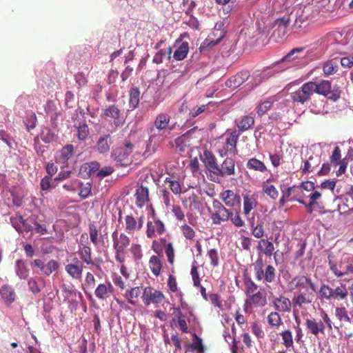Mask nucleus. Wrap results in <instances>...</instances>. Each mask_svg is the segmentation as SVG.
<instances>
[{
	"label": "nucleus",
	"instance_id": "43",
	"mask_svg": "<svg viewBox=\"0 0 353 353\" xmlns=\"http://www.w3.org/2000/svg\"><path fill=\"white\" fill-rule=\"evenodd\" d=\"M15 271L21 279H25L28 276L29 270L22 259H19L16 261Z\"/></svg>",
	"mask_w": 353,
	"mask_h": 353
},
{
	"label": "nucleus",
	"instance_id": "54",
	"mask_svg": "<svg viewBox=\"0 0 353 353\" xmlns=\"http://www.w3.org/2000/svg\"><path fill=\"white\" fill-rule=\"evenodd\" d=\"M335 315L340 321L351 322L347 311L345 307H336L335 310Z\"/></svg>",
	"mask_w": 353,
	"mask_h": 353
},
{
	"label": "nucleus",
	"instance_id": "17",
	"mask_svg": "<svg viewBox=\"0 0 353 353\" xmlns=\"http://www.w3.org/2000/svg\"><path fill=\"white\" fill-rule=\"evenodd\" d=\"M135 204L137 208H142L149 201V189L147 187L140 185L136 190Z\"/></svg>",
	"mask_w": 353,
	"mask_h": 353
},
{
	"label": "nucleus",
	"instance_id": "29",
	"mask_svg": "<svg viewBox=\"0 0 353 353\" xmlns=\"http://www.w3.org/2000/svg\"><path fill=\"white\" fill-rule=\"evenodd\" d=\"M141 294V288L133 287L130 289L126 290L123 296L127 299L129 303L135 305L137 303Z\"/></svg>",
	"mask_w": 353,
	"mask_h": 353
},
{
	"label": "nucleus",
	"instance_id": "18",
	"mask_svg": "<svg viewBox=\"0 0 353 353\" xmlns=\"http://www.w3.org/2000/svg\"><path fill=\"white\" fill-rule=\"evenodd\" d=\"M74 154V146L71 144H68L63 147L59 151V154L56 157V162L57 163L63 164L64 166H68V160Z\"/></svg>",
	"mask_w": 353,
	"mask_h": 353
},
{
	"label": "nucleus",
	"instance_id": "30",
	"mask_svg": "<svg viewBox=\"0 0 353 353\" xmlns=\"http://www.w3.org/2000/svg\"><path fill=\"white\" fill-rule=\"evenodd\" d=\"M124 229L125 231L130 234L139 231L137 223V219L132 214L125 216Z\"/></svg>",
	"mask_w": 353,
	"mask_h": 353
},
{
	"label": "nucleus",
	"instance_id": "32",
	"mask_svg": "<svg viewBox=\"0 0 353 353\" xmlns=\"http://www.w3.org/2000/svg\"><path fill=\"white\" fill-rule=\"evenodd\" d=\"M332 300L343 301L348 296V290L345 284L341 283L339 286L332 288Z\"/></svg>",
	"mask_w": 353,
	"mask_h": 353
},
{
	"label": "nucleus",
	"instance_id": "40",
	"mask_svg": "<svg viewBox=\"0 0 353 353\" xmlns=\"http://www.w3.org/2000/svg\"><path fill=\"white\" fill-rule=\"evenodd\" d=\"M129 106L132 110L135 109L139 103L140 91L138 88L132 87L129 90Z\"/></svg>",
	"mask_w": 353,
	"mask_h": 353
},
{
	"label": "nucleus",
	"instance_id": "6",
	"mask_svg": "<svg viewBox=\"0 0 353 353\" xmlns=\"http://www.w3.org/2000/svg\"><path fill=\"white\" fill-rule=\"evenodd\" d=\"M235 174V161L231 157H227L221 163V167L219 165L215 176L212 178V181L219 182L221 178Z\"/></svg>",
	"mask_w": 353,
	"mask_h": 353
},
{
	"label": "nucleus",
	"instance_id": "15",
	"mask_svg": "<svg viewBox=\"0 0 353 353\" xmlns=\"http://www.w3.org/2000/svg\"><path fill=\"white\" fill-rule=\"evenodd\" d=\"M250 76V74L248 70H241L228 79L225 84L228 87L235 89L247 81Z\"/></svg>",
	"mask_w": 353,
	"mask_h": 353
},
{
	"label": "nucleus",
	"instance_id": "56",
	"mask_svg": "<svg viewBox=\"0 0 353 353\" xmlns=\"http://www.w3.org/2000/svg\"><path fill=\"white\" fill-rule=\"evenodd\" d=\"M90 134L88 125L86 123L81 124L77 128V137L80 141H85Z\"/></svg>",
	"mask_w": 353,
	"mask_h": 353
},
{
	"label": "nucleus",
	"instance_id": "35",
	"mask_svg": "<svg viewBox=\"0 0 353 353\" xmlns=\"http://www.w3.org/2000/svg\"><path fill=\"white\" fill-rule=\"evenodd\" d=\"M0 294L3 299L7 303H12L15 300V293L11 286L8 285H3L0 289Z\"/></svg>",
	"mask_w": 353,
	"mask_h": 353
},
{
	"label": "nucleus",
	"instance_id": "46",
	"mask_svg": "<svg viewBox=\"0 0 353 353\" xmlns=\"http://www.w3.org/2000/svg\"><path fill=\"white\" fill-rule=\"evenodd\" d=\"M319 293L321 300H332V288L330 285L326 284L321 285Z\"/></svg>",
	"mask_w": 353,
	"mask_h": 353
},
{
	"label": "nucleus",
	"instance_id": "57",
	"mask_svg": "<svg viewBox=\"0 0 353 353\" xmlns=\"http://www.w3.org/2000/svg\"><path fill=\"white\" fill-rule=\"evenodd\" d=\"M283 339V344L286 348L292 347L293 339L292 332L289 330H285L281 333Z\"/></svg>",
	"mask_w": 353,
	"mask_h": 353
},
{
	"label": "nucleus",
	"instance_id": "50",
	"mask_svg": "<svg viewBox=\"0 0 353 353\" xmlns=\"http://www.w3.org/2000/svg\"><path fill=\"white\" fill-rule=\"evenodd\" d=\"M165 253L167 256L168 262L173 265L175 261V250L172 242H168L165 245Z\"/></svg>",
	"mask_w": 353,
	"mask_h": 353
},
{
	"label": "nucleus",
	"instance_id": "33",
	"mask_svg": "<svg viewBox=\"0 0 353 353\" xmlns=\"http://www.w3.org/2000/svg\"><path fill=\"white\" fill-rule=\"evenodd\" d=\"M78 252L82 263L83 262L87 265H95L92 258V250L90 247L85 245L79 249Z\"/></svg>",
	"mask_w": 353,
	"mask_h": 353
},
{
	"label": "nucleus",
	"instance_id": "49",
	"mask_svg": "<svg viewBox=\"0 0 353 353\" xmlns=\"http://www.w3.org/2000/svg\"><path fill=\"white\" fill-rule=\"evenodd\" d=\"M130 252L135 261H141L143 256L141 245L139 243H132L130 246Z\"/></svg>",
	"mask_w": 353,
	"mask_h": 353
},
{
	"label": "nucleus",
	"instance_id": "59",
	"mask_svg": "<svg viewBox=\"0 0 353 353\" xmlns=\"http://www.w3.org/2000/svg\"><path fill=\"white\" fill-rule=\"evenodd\" d=\"M255 279L258 276H261L262 271L264 270V263L261 256H259L255 262L253 263Z\"/></svg>",
	"mask_w": 353,
	"mask_h": 353
},
{
	"label": "nucleus",
	"instance_id": "4",
	"mask_svg": "<svg viewBox=\"0 0 353 353\" xmlns=\"http://www.w3.org/2000/svg\"><path fill=\"white\" fill-rule=\"evenodd\" d=\"M133 148L132 143L130 142L126 143L123 147L115 149L112 154V157L117 165L126 167L130 165L132 161L130 155Z\"/></svg>",
	"mask_w": 353,
	"mask_h": 353
},
{
	"label": "nucleus",
	"instance_id": "36",
	"mask_svg": "<svg viewBox=\"0 0 353 353\" xmlns=\"http://www.w3.org/2000/svg\"><path fill=\"white\" fill-rule=\"evenodd\" d=\"M338 69L339 65L336 59L328 60L323 65V71L325 76H330L336 73Z\"/></svg>",
	"mask_w": 353,
	"mask_h": 353
},
{
	"label": "nucleus",
	"instance_id": "37",
	"mask_svg": "<svg viewBox=\"0 0 353 353\" xmlns=\"http://www.w3.org/2000/svg\"><path fill=\"white\" fill-rule=\"evenodd\" d=\"M188 51L189 43L187 41H183L174 51L173 58L176 61H182L187 57Z\"/></svg>",
	"mask_w": 353,
	"mask_h": 353
},
{
	"label": "nucleus",
	"instance_id": "41",
	"mask_svg": "<svg viewBox=\"0 0 353 353\" xmlns=\"http://www.w3.org/2000/svg\"><path fill=\"white\" fill-rule=\"evenodd\" d=\"M165 184L169 185V188L174 194H181L182 193L181 184L172 177H166L164 180ZM188 192L187 190L183 192V194Z\"/></svg>",
	"mask_w": 353,
	"mask_h": 353
},
{
	"label": "nucleus",
	"instance_id": "28",
	"mask_svg": "<svg viewBox=\"0 0 353 353\" xmlns=\"http://www.w3.org/2000/svg\"><path fill=\"white\" fill-rule=\"evenodd\" d=\"M249 298L250 304L256 307H263L268 303L266 294L260 291L251 294Z\"/></svg>",
	"mask_w": 353,
	"mask_h": 353
},
{
	"label": "nucleus",
	"instance_id": "1",
	"mask_svg": "<svg viewBox=\"0 0 353 353\" xmlns=\"http://www.w3.org/2000/svg\"><path fill=\"white\" fill-rule=\"evenodd\" d=\"M288 286L290 292L297 291V294L292 298L294 307L302 308L314 301L316 285L310 277L304 275L296 276L289 281Z\"/></svg>",
	"mask_w": 353,
	"mask_h": 353
},
{
	"label": "nucleus",
	"instance_id": "27",
	"mask_svg": "<svg viewBox=\"0 0 353 353\" xmlns=\"http://www.w3.org/2000/svg\"><path fill=\"white\" fill-rule=\"evenodd\" d=\"M219 197L228 207H234L236 204L239 203V196L230 190H227L221 192Z\"/></svg>",
	"mask_w": 353,
	"mask_h": 353
},
{
	"label": "nucleus",
	"instance_id": "5",
	"mask_svg": "<svg viewBox=\"0 0 353 353\" xmlns=\"http://www.w3.org/2000/svg\"><path fill=\"white\" fill-rule=\"evenodd\" d=\"M311 88L312 90V92L316 93L320 95H323L324 97H327L329 94L331 93V81L328 80H322L319 83H316L315 81H309ZM330 99H334V101L338 99L340 97V94L338 92H332V96L329 97Z\"/></svg>",
	"mask_w": 353,
	"mask_h": 353
},
{
	"label": "nucleus",
	"instance_id": "7",
	"mask_svg": "<svg viewBox=\"0 0 353 353\" xmlns=\"http://www.w3.org/2000/svg\"><path fill=\"white\" fill-rule=\"evenodd\" d=\"M141 298L144 305L148 306L151 303H162L165 299V295L161 291L152 287H146L142 292Z\"/></svg>",
	"mask_w": 353,
	"mask_h": 353
},
{
	"label": "nucleus",
	"instance_id": "62",
	"mask_svg": "<svg viewBox=\"0 0 353 353\" xmlns=\"http://www.w3.org/2000/svg\"><path fill=\"white\" fill-rule=\"evenodd\" d=\"M318 165L319 163L317 161H316L313 157H310L309 159L305 161L304 163L303 172L304 173L311 172L315 170Z\"/></svg>",
	"mask_w": 353,
	"mask_h": 353
},
{
	"label": "nucleus",
	"instance_id": "12",
	"mask_svg": "<svg viewBox=\"0 0 353 353\" xmlns=\"http://www.w3.org/2000/svg\"><path fill=\"white\" fill-rule=\"evenodd\" d=\"M186 193V194L181 196L180 198L183 207L190 210H199L201 203L199 201V196L193 192L190 193H188L187 192Z\"/></svg>",
	"mask_w": 353,
	"mask_h": 353
},
{
	"label": "nucleus",
	"instance_id": "2",
	"mask_svg": "<svg viewBox=\"0 0 353 353\" xmlns=\"http://www.w3.org/2000/svg\"><path fill=\"white\" fill-rule=\"evenodd\" d=\"M213 224L221 225L228 221L233 212L228 210L219 200L213 199L211 207H208Z\"/></svg>",
	"mask_w": 353,
	"mask_h": 353
},
{
	"label": "nucleus",
	"instance_id": "61",
	"mask_svg": "<svg viewBox=\"0 0 353 353\" xmlns=\"http://www.w3.org/2000/svg\"><path fill=\"white\" fill-rule=\"evenodd\" d=\"M272 104L273 101L269 100L262 102L256 108L257 114L262 117L272 108Z\"/></svg>",
	"mask_w": 353,
	"mask_h": 353
},
{
	"label": "nucleus",
	"instance_id": "9",
	"mask_svg": "<svg viewBox=\"0 0 353 353\" xmlns=\"http://www.w3.org/2000/svg\"><path fill=\"white\" fill-rule=\"evenodd\" d=\"M83 269V264L77 257H74L71 263L65 267L66 272L74 279H81Z\"/></svg>",
	"mask_w": 353,
	"mask_h": 353
},
{
	"label": "nucleus",
	"instance_id": "53",
	"mask_svg": "<svg viewBox=\"0 0 353 353\" xmlns=\"http://www.w3.org/2000/svg\"><path fill=\"white\" fill-rule=\"evenodd\" d=\"M194 337L196 342H194L188 345V347L193 351H196L197 353H203L205 352V347L202 343V339L194 334Z\"/></svg>",
	"mask_w": 353,
	"mask_h": 353
},
{
	"label": "nucleus",
	"instance_id": "47",
	"mask_svg": "<svg viewBox=\"0 0 353 353\" xmlns=\"http://www.w3.org/2000/svg\"><path fill=\"white\" fill-rule=\"evenodd\" d=\"M290 23V17H283L276 19L273 23V28H277L280 30H283V35L286 32V29Z\"/></svg>",
	"mask_w": 353,
	"mask_h": 353
},
{
	"label": "nucleus",
	"instance_id": "13",
	"mask_svg": "<svg viewBox=\"0 0 353 353\" xmlns=\"http://www.w3.org/2000/svg\"><path fill=\"white\" fill-rule=\"evenodd\" d=\"M204 159L203 160L205 167L210 172V177L211 181L214 178L216 171L218 170L219 164L217 163L216 159L212 152L205 150L203 152Z\"/></svg>",
	"mask_w": 353,
	"mask_h": 353
},
{
	"label": "nucleus",
	"instance_id": "45",
	"mask_svg": "<svg viewBox=\"0 0 353 353\" xmlns=\"http://www.w3.org/2000/svg\"><path fill=\"white\" fill-rule=\"evenodd\" d=\"M100 164L97 161H91L84 163L81 167V171L86 172L88 176H91L99 170Z\"/></svg>",
	"mask_w": 353,
	"mask_h": 353
},
{
	"label": "nucleus",
	"instance_id": "16",
	"mask_svg": "<svg viewBox=\"0 0 353 353\" xmlns=\"http://www.w3.org/2000/svg\"><path fill=\"white\" fill-rule=\"evenodd\" d=\"M305 325L308 332L315 336L319 333L325 334V325L321 320L317 321L314 318L307 319Z\"/></svg>",
	"mask_w": 353,
	"mask_h": 353
},
{
	"label": "nucleus",
	"instance_id": "60",
	"mask_svg": "<svg viewBox=\"0 0 353 353\" xmlns=\"http://www.w3.org/2000/svg\"><path fill=\"white\" fill-rule=\"evenodd\" d=\"M41 140L49 143L52 142L54 139V134L49 128H43L41 132Z\"/></svg>",
	"mask_w": 353,
	"mask_h": 353
},
{
	"label": "nucleus",
	"instance_id": "48",
	"mask_svg": "<svg viewBox=\"0 0 353 353\" xmlns=\"http://www.w3.org/2000/svg\"><path fill=\"white\" fill-rule=\"evenodd\" d=\"M59 268V263L57 261L54 259H50L46 264L43 268V274L46 276L50 275L53 272L57 271Z\"/></svg>",
	"mask_w": 353,
	"mask_h": 353
},
{
	"label": "nucleus",
	"instance_id": "64",
	"mask_svg": "<svg viewBox=\"0 0 353 353\" xmlns=\"http://www.w3.org/2000/svg\"><path fill=\"white\" fill-rule=\"evenodd\" d=\"M180 229L185 239L192 240L195 236V232L190 225L185 223L180 227Z\"/></svg>",
	"mask_w": 353,
	"mask_h": 353
},
{
	"label": "nucleus",
	"instance_id": "25",
	"mask_svg": "<svg viewBox=\"0 0 353 353\" xmlns=\"http://www.w3.org/2000/svg\"><path fill=\"white\" fill-rule=\"evenodd\" d=\"M235 123L239 132H245L250 129L254 124V118L251 115H245L236 119Z\"/></svg>",
	"mask_w": 353,
	"mask_h": 353
},
{
	"label": "nucleus",
	"instance_id": "38",
	"mask_svg": "<svg viewBox=\"0 0 353 353\" xmlns=\"http://www.w3.org/2000/svg\"><path fill=\"white\" fill-rule=\"evenodd\" d=\"M246 167L249 170L260 172H264L267 170V167L264 163L256 158L250 159L246 163Z\"/></svg>",
	"mask_w": 353,
	"mask_h": 353
},
{
	"label": "nucleus",
	"instance_id": "55",
	"mask_svg": "<svg viewBox=\"0 0 353 353\" xmlns=\"http://www.w3.org/2000/svg\"><path fill=\"white\" fill-rule=\"evenodd\" d=\"M89 234L90 241L94 245H97L99 243V230L97 225L93 223L89 224Z\"/></svg>",
	"mask_w": 353,
	"mask_h": 353
},
{
	"label": "nucleus",
	"instance_id": "14",
	"mask_svg": "<svg viewBox=\"0 0 353 353\" xmlns=\"http://www.w3.org/2000/svg\"><path fill=\"white\" fill-rule=\"evenodd\" d=\"M121 112L119 108L117 105L113 104L104 108L101 116L110 118L113 120L115 126L118 127L122 124L121 121Z\"/></svg>",
	"mask_w": 353,
	"mask_h": 353
},
{
	"label": "nucleus",
	"instance_id": "11",
	"mask_svg": "<svg viewBox=\"0 0 353 353\" xmlns=\"http://www.w3.org/2000/svg\"><path fill=\"white\" fill-rule=\"evenodd\" d=\"M272 303L276 312L282 313L290 312L293 305L292 300L290 301V299L283 295L274 297Z\"/></svg>",
	"mask_w": 353,
	"mask_h": 353
},
{
	"label": "nucleus",
	"instance_id": "3",
	"mask_svg": "<svg viewBox=\"0 0 353 353\" xmlns=\"http://www.w3.org/2000/svg\"><path fill=\"white\" fill-rule=\"evenodd\" d=\"M166 228L164 222L157 216L155 210L152 209L150 215L148 217L145 234L148 239H152L164 234Z\"/></svg>",
	"mask_w": 353,
	"mask_h": 353
},
{
	"label": "nucleus",
	"instance_id": "51",
	"mask_svg": "<svg viewBox=\"0 0 353 353\" xmlns=\"http://www.w3.org/2000/svg\"><path fill=\"white\" fill-rule=\"evenodd\" d=\"M341 159V150L339 146H335L330 157V164L336 167Z\"/></svg>",
	"mask_w": 353,
	"mask_h": 353
},
{
	"label": "nucleus",
	"instance_id": "10",
	"mask_svg": "<svg viewBox=\"0 0 353 353\" xmlns=\"http://www.w3.org/2000/svg\"><path fill=\"white\" fill-rule=\"evenodd\" d=\"M308 197L310 198V202L307 204L305 203V201L301 197H294L290 200L296 201L301 204L305 205L307 208V212L312 214L314 210L320 208V203L318 201V200L321 197V194L318 191H314V192L311 193Z\"/></svg>",
	"mask_w": 353,
	"mask_h": 353
},
{
	"label": "nucleus",
	"instance_id": "21",
	"mask_svg": "<svg viewBox=\"0 0 353 353\" xmlns=\"http://www.w3.org/2000/svg\"><path fill=\"white\" fill-rule=\"evenodd\" d=\"M113 240V248L127 249L130 243V239L125 233H121L119 235L117 230H115L112 234Z\"/></svg>",
	"mask_w": 353,
	"mask_h": 353
},
{
	"label": "nucleus",
	"instance_id": "19",
	"mask_svg": "<svg viewBox=\"0 0 353 353\" xmlns=\"http://www.w3.org/2000/svg\"><path fill=\"white\" fill-rule=\"evenodd\" d=\"M258 252L264 254L267 256H271L273 254H276V252H274L275 248L272 241H270L265 239H261L256 246ZM275 262L277 263L276 256H274Z\"/></svg>",
	"mask_w": 353,
	"mask_h": 353
},
{
	"label": "nucleus",
	"instance_id": "63",
	"mask_svg": "<svg viewBox=\"0 0 353 353\" xmlns=\"http://www.w3.org/2000/svg\"><path fill=\"white\" fill-rule=\"evenodd\" d=\"M177 316H178V324L179 329L183 332L187 333L188 332V326L185 319V316L182 314L180 309H176Z\"/></svg>",
	"mask_w": 353,
	"mask_h": 353
},
{
	"label": "nucleus",
	"instance_id": "44",
	"mask_svg": "<svg viewBox=\"0 0 353 353\" xmlns=\"http://www.w3.org/2000/svg\"><path fill=\"white\" fill-rule=\"evenodd\" d=\"M267 321L270 326L278 328L283 324L279 313L276 311L271 312L267 316Z\"/></svg>",
	"mask_w": 353,
	"mask_h": 353
},
{
	"label": "nucleus",
	"instance_id": "20",
	"mask_svg": "<svg viewBox=\"0 0 353 353\" xmlns=\"http://www.w3.org/2000/svg\"><path fill=\"white\" fill-rule=\"evenodd\" d=\"M163 255H152L148 261V267L152 274L155 276H159L161 273L163 268Z\"/></svg>",
	"mask_w": 353,
	"mask_h": 353
},
{
	"label": "nucleus",
	"instance_id": "42",
	"mask_svg": "<svg viewBox=\"0 0 353 353\" xmlns=\"http://www.w3.org/2000/svg\"><path fill=\"white\" fill-rule=\"evenodd\" d=\"M262 190L264 193L269 196L272 199L275 200L279 196V192L274 185L270 183V179L263 182L262 185Z\"/></svg>",
	"mask_w": 353,
	"mask_h": 353
},
{
	"label": "nucleus",
	"instance_id": "39",
	"mask_svg": "<svg viewBox=\"0 0 353 353\" xmlns=\"http://www.w3.org/2000/svg\"><path fill=\"white\" fill-rule=\"evenodd\" d=\"M243 283L245 285V294L247 296L256 292L258 285L252 281V279L248 275L244 274Z\"/></svg>",
	"mask_w": 353,
	"mask_h": 353
},
{
	"label": "nucleus",
	"instance_id": "24",
	"mask_svg": "<svg viewBox=\"0 0 353 353\" xmlns=\"http://www.w3.org/2000/svg\"><path fill=\"white\" fill-rule=\"evenodd\" d=\"M276 277V269L272 265H268L262 271L261 276H258L256 280L258 281L263 280L265 283H271L274 282Z\"/></svg>",
	"mask_w": 353,
	"mask_h": 353
},
{
	"label": "nucleus",
	"instance_id": "58",
	"mask_svg": "<svg viewBox=\"0 0 353 353\" xmlns=\"http://www.w3.org/2000/svg\"><path fill=\"white\" fill-rule=\"evenodd\" d=\"M190 274L192 276L194 286H195V287L201 286V278L199 276V274L198 272L197 265H196V261H194L192 265L191 270H190Z\"/></svg>",
	"mask_w": 353,
	"mask_h": 353
},
{
	"label": "nucleus",
	"instance_id": "8",
	"mask_svg": "<svg viewBox=\"0 0 353 353\" xmlns=\"http://www.w3.org/2000/svg\"><path fill=\"white\" fill-rule=\"evenodd\" d=\"M313 94L310 82L303 83L298 90L291 94V99L294 103L304 104L311 99Z\"/></svg>",
	"mask_w": 353,
	"mask_h": 353
},
{
	"label": "nucleus",
	"instance_id": "31",
	"mask_svg": "<svg viewBox=\"0 0 353 353\" xmlns=\"http://www.w3.org/2000/svg\"><path fill=\"white\" fill-rule=\"evenodd\" d=\"M12 223L14 228L19 232H30L33 228L27 223V221L19 216L14 219H11Z\"/></svg>",
	"mask_w": 353,
	"mask_h": 353
},
{
	"label": "nucleus",
	"instance_id": "34",
	"mask_svg": "<svg viewBox=\"0 0 353 353\" xmlns=\"http://www.w3.org/2000/svg\"><path fill=\"white\" fill-rule=\"evenodd\" d=\"M170 121V117L165 113L159 114L154 122V125L159 130H165Z\"/></svg>",
	"mask_w": 353,
	"mask_h": 353
},
{
	"label": "nucleus",
	"instance_id": "26",
	"mask_svg": "<svg viewBox=\"0 0 353 353\" xmlns=\"http://www.w3.org/2000/svg\"><path fill=\"white\" fill-rule=\"evenodd\" d=\"M239 134L236 131L231 132L227 134L225 139V148L229 152L235 154L237 152L236 144Z\"/></svg>",
	"mask_w": 353,
	"mask_h": 353
},
{
	"label": "nucleus",
	"instance_id": "23",
	"mask_svg": "<svg viewBox=\"0 0 353 353\" xmlns=\"http://www.w3.org/2000/svg\"><path fill=\"white\" fill-rule=\"evenodd\" d=\"M110 134H107L101 136L94 146V149L100 154H106L110 151L111 142Z\"/></svg>",
	"mask_w": 353,
	"mask_h": 353
},
{
	"label": "nucleus",
	"instance_id": "22",
	"mask_svg": "<svg viewBox=\"0 0 353 353\" xmlns=\"http://www.w3.org/2000/svg\"><path fill=\"white\" fill-rule=\"evenodd\" d=\"M113 292V286L110 282L99 284L94 291L97 298L100 300H106Z\"/></svg>",
	"mask_w": 353,
	"mask_h": 353
},
{
	"label": "nucleus",
	"instance_id": "52",
	"mask_svg": "<svg viewBox=\"0 0 353 353\" xmlns=\"http://www.w3.org/2000/svg\"><path fill=\"white\" fill-rule=\"evenodd\" d=\"M255 199L250 198L248 195L243 196V213L248 215L255 206Z\"/></svg>",
	"mask_w": 353,
	"mask_h": 353
}]
</instances>
